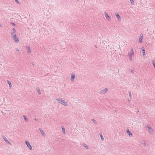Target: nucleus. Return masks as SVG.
I'll return each instance as SVG.
<instances>
[{"instance_id": "obj_1", "label": "nucleus", "mask_w": 155, "mask_h": 155, "mask_svg": "<svg viewBox=\"0 0 155 155\" xmlns=\"http://www.w3.org/2000/svg\"><path fill=\"white\" fill-rule=\"evenodd\" d=\"M12 38L14 40V41H15V42L17 43L19 42V40L17 37V36L16 35V34H15V35H13V37H12Z\"/></svg>"}, {"instance_id": "obj_2", "label": "nucleus", "mask_w": 155, "mask_h": 155, "mask_svg": "<svg viewBox=\"0 0 155 155\" xmlns=\"http://www.w3.org/2000/svg\"><path fill=\"white\" fill-rule=\"evenodd\" d=\"M25 143L27 145L28 147L29 148V149L30 150H32V147L31 146V145L30 143L28 141H25Z\"/></svg>"}, {"instance_id": "obj_3", "label": "nucleus", "mask_w": 155, "mask_h": 155, "mask_svg": "<svg viewBox=\"0 0 155 155\" xmlns=\"http://www.w3.org/2000/svg\"><path fill=\"white\" fill-rule=\"evenodd\" d=\"M2 138L6 142V143L9 144L10 145H11V143L9 142V141L4 136H2Z\"/></svg>"}, {"instance_id": "obj_4", "label": "nucleus", "mask_w": 155, "mask_h": 155, "mask_svg": "<svg viewBox=\"0 0 155 155\" xmlns=\"http://www.w3.org/2000/svg\"><path fill=\"white\" fill-rule=\"evenodd\" d=\"M143 37V35L142 34H141L139 38V42L140 43L142 42Z\"/></svg>"}, {"instance_id": "obj_5", "label": "nucleus", "mask_w": 155, "mask_h": 155, "mask_svg": "<svg viewBox=\"0 0 155 155\" xmlns=\"http://www.w3.org/2000/svg\"><path fill=\"white\" fill-rule=\"evenodd\" d=\"M126 132L128 134L130 137H132L133 135L131 133L130 131L128 129L126 130Z\"/></svg>"}, {"instance_id": "obj_6", "label": "nucleus", "mask_w": 155, "mask_h": 155, "mask_svg": "<svg viewBox=\"0 0 155 155\" xmlns=\"http://www.w3.org/2000/svg\"><path fill=\"white\" fill-rule=\"evenodd\" d=\"M141 50H142V52H143V56L144 57L145 56H146L145 50L144 49V48H142Z\"/></svg>"}, {"instance_id": "obj_7", "label": "nucleus", "mask_w": 155, "mask_h": 155, "mask_svg": "<svg viewBox=\"0 0 155 155\" xmlns=\"http://www.w3.org/2000/svg\"><path fill=\"white\" fill-rule=\"evenodd\" d=\"M39 130H40V131L41 132V133L42 135L44 137L45 136V132L43 130L41 129V128H40L39 129Z\"/></svg>"}, {"instance_id": "obj_8", "label": "nucleus", "mask_w": 155, "mask_h": 155, "mask_svg": "<svg viewBox=\"0 0 155 155\" xmlns=\"http://www.w3.org/2000/svg\"><path fill=\"white\" fill-rule=\"evenodd\" d=\"M116 16L118 21H120L121 20L120 17L118 13H117L116 14Z\"/></svg>"}, {"instance_id": "obj_9", "label": "nucleus", "mask_w": 155, "mask_h": 155, "mask_svg": "<svg viewBox=\"0 0 155 155\" xmlns=\"http://www.w3.org/2000/svg\"><path fill=\"white\" fill-rule=\"evenodd\" d=\"M26 49L27 50V52L28 53H31V49L30 47L27 46Z\"/></svg>"}, {"instance_id": "obj_10", "label": "nucleus", "mask_w": 155, "mask_h": 155, "mask_svg": "<svg viewBox=\"0 0 155 155\" xmlns=\"http://www.w3.org/2000/svg\"><path fill=\"white\" fill-rule=\"evenodd\" d=\"M104 15L106 17V18L108 20H109V18H110L109 16L108 15V14L106 13V12H105Z\"/></svg>"}, {"instance_id": "obj_11", "label": "nucleus", "mask_w": 155, "mask_h": 155, "mask_svg": "<svg viewBox=\"0 0 155 155\" xmlns=\"http://www.w3.org/2000/svg\"><path fill=\"white\" fill-rule=\"evenodd\" d=\"M132 55L130 53H129V57L130 58V60L131 61H132Z\"/></svg>"}, {"instance_id": "obj_12", "label": "nucleus", "mask_w": 155, "mask_h": 155, "mask_svg": "<svg viewBox=\"0 0 155 155\" xmlns=\"http://www.w3.org/2000/svg\"><path fill=\"white\" fill-rule=\"evenodd\" d=\"M61 104L64 106H67L68 105L67 102L64 100L62 101V102L61 103Z\"/></svg>"}, {"instance_id": "obj_13", "label": "nucleus", "mask_w": 155, "mask_h": 155, "mask_svg": "<svg viewBox=\"0 0 155 155\" xmlns=\"http://www.w3.org/2000/svg\"><path fill=\"white\" fill-rule=\"evenodd\" d=\"M75 78V75L74 74H72L71 77V80L72 81H73L74 80V79Z\"/></svg>"}, {"instance_id": "obj_14", "label": "nucleus", "mask_w": 155, "mask_h": 155, "mask_svg": "<svg viewBox=\"0 0 155 155\" xmlns=\"http://www.w3.org/2000/svg\"><path fill=\"white\" fill-rule=\"evenodd\" d=\"M7 82L9 85V87L11 88L12 87V85L11 83L8 80H7Z\"/></svg>"}, {"instance_id": "obj_15", "label": "nucleus", "mask_w": 155, "mask_h": 155, "mask_svg": "<svg viewBox=\"0 0 155 155\" xmlns=\"http://www.w3.org/2000/svg\"><path fill=\"white\" fill-rule=\"evenodd\" d=\"M83 146L84 147L86 148V149H88V148H89V147H88V146H87V145L85 143H84L83 144Z\"/></svg>"}, {"instance_id": "obj_16", "label": "nucleus", "mask_w": 155, "mask_h": 155, "mask_svg": "<svg viewBox=\"0 0 155 155\" xmlns=\"http://www.w3.org/2000/svg\"><path fill=\"white\" fill-rule=\"evenodd\" d=\"M23 118H24V120H25V122H27L28 121V120L27 119V118H26V116L24 115L23 116Z\"/></svg>"}, {"instance_id": "obj_17", "label": "nucleus", "mask_w": 155, "mask_h": 155, "mask_svg": "<svg viewBox=\"0 0 155 155\" xmlns=\"http://www.w3.org/2000/svg\"><path fill=\"white\" fill-rule=\"evenodd\" d=\"M147 127L148 129H149V131H150L149 132L150 133V132H151V131H153L151 127L147 126Z\"/></svg>"}, {"instance_id": "obj_18", "label": "nucleus", "mask_w": 155, "mask_h": 155, "mask_svg": "<svg viewBox=\"0 0 155 155\" xmlns=\"http://www.w3.org/2000/svg\"><path fill=\"white\" fill-rule=\"evenodd\" d=\"M37 91H38V94H39V95L41 94L40 90L39 88H38L37 89Z\"/></svg>"}, {"instance_id": "obj_19", "label": "nucleus", "mask_w": 155, "mask_h": 155, "mask_svg": "<svg viewBox=\"0 0 155 155\" xmlns=\"http://www.w3.org/2000/svg\"><path fill=\"white\" fill-rule=\"evenodd\" d=\"M152 63L153 64V67L155 68V60H153Z\"/></svg>"}, {"instance_id": "obj_20", "label": "nucleus", "mask_w": 155, "mask_h": 155, "mask_svg": "<svg viewBox=\"0 0 155 155\" xmlns=\"http://www.w3.org/2000/svg\"><path fill=\"white\" fill-rule=\"evenodd\" d=\"M131 54L132 55H133L134 54V51L133 48H131Z\"/></svg>"}, {"instance_id": "obj_21", "label": "nucleus", "mask_w": 155, "mask_h": 155, "mask_svg": "<svg viewBox=\"0 0 155 155\" xmlns=\"http://www.w3.org/2000/svg\"><path fill=\"white\" fill-rule=\"evenodd\" d=\"M63 100H62V99H59L58 100V101L59 103H61H61L62 102V101H63Z\"/></svg>"}, {"instance_id": "obj_22", "label": "nucleus", "mask_w": 155, "mask_h": 155, "mask_svg": "<svg viewBox=\"0 0 155 155\" xmlns=\"http://www.w3.org/2000/svg\"><path fill=\"white\" fill-rule=\"evenodd\" d=\"M62 129L63 132V133H65V128L64 127H62Z\"/></svg>"}, {"instance_id": "obj_23", "label": "nucleus", "mask_w": 155, "mask_h": 155, "mask_svg": "<svg viewBox=\"0 0 155 155\" xmlns=\"http://www.w3.org/2000/svg\"><path fill=\"white\" fill-rule=\"evenodd\" d=\"M100 137H101V140L102 141L104 140V138H103V137L102 135L101 134L100 135Z\"/></svg>"}, {"instance_id": "obj_24", "label": "nucleus", "mask_w": 155, "mask_h": 155, "mask_svg": "<svg viewBox=\"0 0 155 155\" xmlns=\"http://www.w3.org/2000/svg\"><path fill=\"white\" fill-rule=\"evenodd\" d=\"M130 1L131 2V4L132 5H133L134 4V2L133 0H130Z\"/></svg>"}, {"instance_id": "obj_25", "label": "nucleus", "mask_w": 155, "mask_h": 155, "mask_svg": "<svg viewBox=\"0 0 155 155\" xmlns=\"http://www.w3.org/2000/svg\"><path fill=\"white\" fill-rule=\"evenodd\" d=\"M92 120L94 122V123L95 124H97V122L94 119H92Z\"/></svg>"}, {"instance_id": "obj_26", "label": "nucleus", "mask_w": 155, "mask_h": 155, "mask_svg": "<svg viewBox=\"0 0 155 155\" xmlns=\"http://www.w3.org/2000/svg\"><path fill=\"white\" fill-rule=\"evenodd\" d=\"M107 90L108 89L107 88L104 89V90H103V91H104V94L107 91Z\"/></svg>"}, {"instance_id": "obj_27", "label": "nucleus", "mask_w": 155, "mask_h": 155, "mask_svg": "<svg viewBox=\"0 0 155 155\" xmlns=\"http://www.w3.org/2000/svg\"><path fill=\"white\" fill-rule=\"evenodd\" d=\"M15 34H16L12 32L11 33V35H12V37H13V35H15Z\"/></svg>"}, {"instance_id": "obj_28", "label": "nucleus", "mask_w": 155, "mask_h": 155, "mask_svg": "<svg viewBox=\"0 0 155 155\" xmlns=\"http://www.w3.org/2000/svg\"><path fill=\"white\" fill-rule=\"evenodd\" d=\"M129 97H130V98H131V93L130 92H129Z\"/></svg>"}, {"instance_id": "obj_29", "label": "nucleus", "mask_w": 155, "mask_h": 155, "mask_svg": "<svg viewBox=\"0 0 155 155\" xmlns=\"http://www.w3.org/2000/svg\"><path fill=\"white\" fill-rule=\"evenodd\" d=\"M10 23H11V24L12 25H13L14 26H16L14 22H11Z\"/></svg>"}, {"instance_id": "obj_30", "label": "nucleus", "mask_w": 155, "mask_h": 155, "mask_svg": "<svg viewBox=\"0 0 155 155\" xmlns=\"http://www.w3.org/2000/svg\"><path fill=\"white\" fill-rule=\"evenodd\" d=\"M100 93L101 94H102V93L104 94V91H103V90H102L100 91Z\"/></svg>"}, {"instance_id": "obj_31", "label": "nucleus", "mask_w": 155, "mask_h": 155, "mask_svg": "<svg viewBox=\"0 0 155 155\" xmlns=\"http://www.w3.org/2000/svg\"><path fill=\"white\" fill-rule=\"evenodd\" d=\"M15 1L17 3L19 4V2L18 0H15Z\"/></svg>"}, {"instance_id": "obj_32", "label": "nucleus", "mask_w": 155, "mask_h": 155, "mask_svg": "<svg viewBox=\"0 0 155 155\" xmlns=\"http://www.w3.org/2000/svg\"><path fill=\"white\" fill-rule=\"evenodd\" d=\"M12 30H13L15 32H16V30H15V28H12Z\"/></svg>"}, {"instance_id": "obj_33", "label": "nucleus", "mask_w": 155, "mask_h": 155, "mask_svg": "<svg viewBox=\"0 0 155 155\" xmlns=\"http://www.w3.org/2000/svg\"><path fill=\"white\" fill-rule=\"evenodd\" d=\"M130 72H131V73H132V74H134V71L133 70H130Z\"/></svg>"}, {"instance_id": "obj_34", "label": "nucleus", "mask_w": 155, "mask_h": 155, "mask_svg": "<svg viewBox=\"0 0 155 155\" xmlns=\"http://www.w3.org/2000/svg\"><path fill=\"white\" fill-rule=\"evenodd\" d=\"M143 144L145 145V146H146V143L145 142H144L143 143Z\"/></svg>"}, {"instance_id": "obj_35", "label": "nucleus", "mask_w": 155, "mask_h": 155, "mask_svg": "<svg viewBox=\"0 0 155 155\" xmlns=\"http://www.w3.org/2000/svg\"><path fill=\"white\" fill-rule=\"evenodd\" d=\"M34 120H35V121H37V119L36 118H34Z\"/></svg>"}, {"instance_id": "obj_36", "label": "nucleus", "mask_w": 155, "mask_h": 155, "mask_svg": "<svg viewBox=\"0 0 155 155\" xmlns=\"http://www.w3.org/2000/svg\"><path fill=\"white\" fill-rule=\"evenodd\" d=\"M16 50L17 51H19V50H18V48H17Z\"/></svg>"}, {"instance_id": "obj_37", "label": "nucleus", "mask_w": 155, "mask_h": 155, "mask_svg": "<svg viewBox=\"0 0 155 155\" xmlns=\"http://www.w3.org/2000/svg\"><path fill=\"white\" fill-rule=\"evenodd\" d=\"M2 27V26L1 25V24H0V27Z\"/></svg>"}]
</instances>
